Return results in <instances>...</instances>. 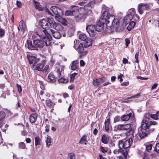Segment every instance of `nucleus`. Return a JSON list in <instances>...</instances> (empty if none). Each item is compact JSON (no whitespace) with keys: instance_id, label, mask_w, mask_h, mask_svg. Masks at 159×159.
Instances as JSON below:
<instances>
[{"instance_id":"nucleus-23","label":"nucleus","mask_w":159,"mask_h":159,"mask_svg":"<svg viewBox=\"0 0 159 159\" xmlns=\"http://www.w3.org/2000/svg\"><path fill=\"white\" fill-rule=\"evenodd\" d=\"M135 133V130L134 129H131L128 132L127 135L129 139L132 140L134 138V134Z\"/></svg>"},{"instance_id":"nucleus-64","label":"nucleus","mask_w":159,"mask_h":159,"mask_svg":"<svg viewBox=\"0 0 159 159\" xmlns=\"http://www.w3.org/2000/svg\"><path fill=\"white\" fill-rule=\"evenodd\" d=\"M45 9L47 13H48L51 16H53L51 12H50V11L49 10L48 8H46Z\"/></svg>"},{"instance_id":"nucleus-9","label":"nucleus","mask_w":159,"mask_h":159,"mask_svg":"<svg viewBox=\"0 0 159 159\" xmlns=\"http://www.w3.org/2000/svg\"><path fill=\"white\" fill-rule=\"evenodd\" d=\"M51 10L55 15L61 17L63 15V12L60 8L56 6H52L51 7Z\"/></svg>"},{"instance_id":"nucleus-61","label":"nucleus","mask_w":159,"mask_h":159,"mask_svg":"<svg viewBox=\"0 0 159 159\" xmlns=\"http://www.w3.org/2000/svg\"><path fill=\"white\" fill-rule=\"evenodd\" d=\"M87 52H88L86 51H83V52L81 53H80L81 54L80 55V57H81L83 56L86 55L87 53Z\"/></svg>"},{"instance_id":"nucleus-52","label":"nucleus","mask_w":159,"mask_h":159,"mask_svg":"<svg viewBox=\"0 0 159 159\" xmlns=\"http://www.w3.org/2000/svg\"><path fill=\"white\" fill-rule=\"evenodd\" d=\"M120 121V117L118 116H116L114 118V122L116 123Z\"/></svg>"},{"instance_id":"nucleus-31","label":"nucleus","mask_w":159,"mask_h":159,"mask_svg":"<svg viewBox=\"0 0 159 159\" xmlns=\"http://www.w3.org/2000/svg\"><path fill=\"white\" fill-rule=\"evenodd\" d=\"M46 147L47 148H49L51 145V138L50 136H48L46 139Z\"/></svg>"},{"instance_id":"nucleus-59","label":"nucleus","mask_w":159,"mask_h":159,"mask_svg":"<svg viewBox=\"0 0 159 159\" xmlns=\"http://www.w3.org/2000/svg\"><path fill=\"white\" fill-rule=\"evenodd\" d=\"M125 45L126 47H127L129 44L130 43V41L128 39H126L125 40Z\"/></svg>"},{"instance_id":"nucleus-28","label":"nucleus","mask_w":159,"mask_h":159,"mask_svg":"<svg viewBox=\"0 0 159 159\" xmlns=\"http://www.w3.org/2000/svg\"><path fill=\"white\" fill-rule=\"evenodd\" d=\"M33 2H34L35 5V8L39 11H41L43 10L42 8L41 7L40 4L39 2H36L35 0H33Z\"/></svg>"},{"instance_id":"nucleus-40","label":"nucleus","mask_w":159,"mask_h":159,"mask_svg":"<svg viewBox=\"0 0 159 159\" xmlns=\"http://www.w3.org/2000/svg\"><path fill=\"white\" fill-rule=\"evenodd\" d=\"M58 81L59 83H65L68 82V80L64 77H61L58 80Z\"/></svg>"},{"instance_id":"nucleus-42","label":"nucleus","mask_w":159,"mask_h":159,"mask_svg":"<svg viewBox=\"0 0 159 159\" xmlns=\"http://www.w3.org/2000/svg\"><path fill=\"white\" fill-rule=\"evenodd\" d=\"M60 21L64 25H67L68 24V21L65 19L63 18L61 19Z\"/></svg>"},{"instance_id":"nucleus-33","label":"nucleus","mask_w":159,"mask_h":159,"mask_svg":"<svg viewBox=\"0 0 159 159\" xmlns=\"http://www.w3.org/2000/svg\"><path fill=\"white\" fill-rule=\"evenodd\" d=\"M35 145L37 146L41 144V139L39 136L36 137L35 138Z\"/></svg>"},{"instance_id":"nucleus-35","label":"nucleus","mask_w":159,"mask_h":159,"mask_svg":"<svg viewBox=\"0 0 159 159\" xmlns=\"http://www.w3.org/2000/svg\"><path fill=\"white\" fill-rule=\"evenodd\" d=\"M77 49L78 52L79 53H81L84 50L83 44H82L80 43Z\"/></svg>"},{"instance_id":"nucleus-7","label":"nucleus","mask_w":159,"mask_h":159,"mask_svg":"<svg viewBox=\"0 0 159 159\" xmlns=\"http://www.w3.org/2000/svg\"><path fill=\"white\" fill-rule=\"evenodd\" d=\"M86 30L90 37H93L96 35L97 30L94 25H87Z\"/></svg>"},{"instance_id":"nucleus-41","label":"nucleus","mask_w":159,"mask_h":159,"mask_svg":"<svg viewBox=\"0 0 159 159\" xmlns=\"http://www.w3.org/2000/svg\"><path fill=\"white\" fill-rule=\"evenodd\" d=\"M102 142L106 144L108 142L107 138L105 135L102 136Z\"/></svg>"},{"instance_id":"nucleus-38","label":"nucleus","mask_w":159,"mask_h":159,"mask_svg":"<svg viewBox=\"0 0 159 159\" xmlns=\"http://www.w3.org/2000/svg\"><path fill=\"white\" fill-rule=\"evenodd\" d=\"M68 159H75V154L73 152L69 153L68 155Z\"/></svg>"},{"instance_id":"nucleus-18","label":"nucleus","mask_w":159,"mask_h":159,"mask_svg":"<svg viewBox=\"0 0 159 159\" xmlns=\"http://www.w3.org/2000/svg\"><path fill=\"white\" fill-rule=\"evenodd\" d=\"M79 61L78 60H75L72 61L70 66V68L72 70H76L78 71L79 69Z\"/></svg>"},{"instance_id":"nucleus-57","label":"nucleus","mask_w":159,"mask_h":159,"mask_svg":"<svg viewBox=\"0 0 159 159\" xmlns=\"http://www.w3.org/2000/svg\"><path fill=\"white\" fill-rule=\"evenodd\" d=\"M139 52H137L136 54H135V57L136 59V60L135 61V62L138 63V56H139Z\"/></svg>"},{"instance_id":"nucleus-16","label":"nucleus","mask_w":159,"mask_h":159,"mask_svg":"<svg viewBox=\"0 0 159 159\" xmlns=\"http://www.w3.org/2000/svg\"><path fill=\"white\" fill-rule=\"evenodd\" d=\"M113 15H110L109 13L107 11H104L102 14V16L101 17L100 19H102L103 20L105 21V22L106 23V26L107 25V21L108 20L109 18Z\"/></svg>"},{"instance_id":"nucleus-27","label":"nucleus","mask_w":159,"mask_h":159,"mask_svg":"<svg viewBox=\"0 0 159 159\" xmlns=\"http://www.w3.org/2000/svg\"><path fill=\"white\" fill-rule=\"evenodd\" d=\"M37 116L36 114H33L30 116V120L31 123H34L37 120Z\"/></svg>"},{"instance_id":"nucleus-60","label":"nucleus","mask_w":159,"mask_h":159,"mask_svg":"<svg viewBox=\"0 0 159 159\" xmlns=\"http://www.w3.org/2000/svg\"><path fill=\"white\" fill-rule=\"evenodd\" d=\"M158 86V84L157 83H155L152 87L151 90H153L156 89Z\"/></svg>"},{"instance_id":"nucleus-3","label":"nucleus","mask_w":159,"mask_h":159,"mask_svg":"<svg viewBox=\"0 0 159 159\" xmlns=\"http://www.w3.org/2000/svg\"><path fill=\"white\" fill-rule=\"evenodd\" d=\"M157 124L155 121H150L144 123L143 121L142 123V125L139 129V135L141 139L144 138L150 132L149 127L151 125Z\"/></svg>"},{"instance_id":"nucleus-29","label":"nucleus","mask_w":159,"mask_h":159,"mask_svg":"<svg viewBox=\"0 0 159 159\" xmlns=\"http://www.w3.org/2000/svg\"><path fill=\"white\" fill-rule=\"evenodd\" d=\"M110 123V120L108 119L105 122V130L107 132H109V125Z\"/></svg>"},{"instance_id":"nucleus-21","label":"nucleus","mask_w":159,"mask_h":159,"mask_svg":"<svg viewBox=\"0 0 159 159\" xmlns=\"http://www.w3.org/2000/svg\"><path fill=\"white\" fill-rule=\"evenodd\" d=\"M44 67L43 64H38V63L32 69L34 71L38 70L39 71H42Z\"/></svg>"},{"instance_id":"nucleus-20","label":"nucleus","mask_w":159,"mask_h":159,"mask_svg":"<svg viewBox=\"0 0 159 159\" xmlns=\"http://www.w3.org/2000/svg\"><path fill=\"white\" fill-rule=\"evenodd\" d=\"M64 67L62 66H59L57 68L56 71L57 73V77H60L64 74Z\"/></svg>"},{"instance_id":"nucleus-17","label":"nucleus","mask_w":159,"mask_h":159,"mask_svg":"<svg viewBox=\"0 0 159 159\" xmlns=\"http://www.w3.org/2000/svg\"><path fill=\"white\" fill-rule=\"evenodd\" d=\"M33 40H34V39L33 37ZM27 44L25 45V47L28 48V49L31 50H33L36 49V46H35L33 43L30 40H28L27 42Z\"/></svg>"},{"instance_id":"nucleus-19","label":"nucleus","mask_w":159,"mask_h":159,"mask_svg":"<svg viewBox=\"0 0 159 159\" xmlns=\"http://www.w3.org/2000/svg\"><path fill=\"white\" fill-rule=\"evenodd\" d=\"M51 34L56 39H58L61 38V35L60 33L57 31H55L52 29L50 30Z\"/></svg>"},{"instance_id":"nucleus-44","label":"nucleus","mask_w":159,"mask_h":159,"mask_svg":"<svg viewBox=\"0 0 159 159\" xmlns=\"http://www.w3.org/2000/svg\"><path fill=\"white\" fill-rule=\"evenodd\" d=\"M152 114L149 113H146L144 117L145 119L149 120H150V118H151Z\"/></svg>"},{"instance_id":"nucleus-58","label":"nucleus","mask_w":159,"mask_h":159,"mask_svg":"<svg viewBox=\"0 0 159 159\" xmlns=\"http://www.w3.org/2000/svg\"><path fill=\"white\" fill-rule=\"evenodd\" d=\"M16 86L17 88L18 92L21 93L22 92V89L21 86L18 84H16Z\"/></svg>"},{"instance_id":"nucleus-26","label":"nucleus","mask_w":159,"mask_h":159,"mask_svg":"<svg viewBox=\"0 0 159 159\" xmlns=\"http://www.w3.org/2000/svg\"><path fill=\"white\" fill-rule=\"evenodd\" d=\"M47 20L49 23L50 26L52 25L53 28L55 27L56 23L54 21L52 17H49Z\"/></svg>"},{"instance_id":"nucleus-51","label":"nucleus","mask_w":159,"mask_h":159,"mask_svg":"<svg viewBox=\"0 0 159 159\" xmlns=\"http://www.w3.org/2000/svg\"><path fill=\"white\" fill-rule=\"evenodd\" d=\"M94 4V1H92L88 3L87 4L84 5V7L85 8L86 7H91L92 6V5H93Z\"/></svg>"},{"instance_id":"nucleus-2","label":"nucleus","mask_w":159,"mask_h":159,"mask_svg":"<svg viewBox=\"0 0 159 159\" xmlns=\"http://www.w3.org/2000/svg\"><path fill=\"white\" fill-rule=\"evenodd\" d=\"M106 27L108 29L120 31L125 28V25L119 19H115L114 16L112 15L107 20Z\"/></svg>"},{"instance_id":"nucleus-1","label":"nucleus","mask_w":159,"mask_h":159,"mask_svg":"<svg viewBox=\"0 0 159 159\" xmlns=\"http://www.w3.org/2000/svg\"><path fill=\"white\" fill-rule=\"evenodd\" d=\"M39 36L41 39H34V44L36 48H42L45 44L46 46H49L51 44V40L52 37L47 31L45 30H43L41 32L38 34Z\"/></svg>"},{"instance_id":"nucleus-12","label":"nucleus","mask_w":159,"mask_h":159,"mask_svg":"<svg viewBox=\"0 0 159 159\" xmlns=\"http://www.w3.org/2000/svg\"><path fill=\"white\" fill-rule=\"evenodd\" d=\"M27 58L30 64L32 65V66H31L32 68L35 66L39 62V59L34 56L28 55Z\"/></svg>"},{"instance_id":"nucleus-25","label":"nucleus","mask_w":159,"mask_h":159,"mask_svg":"<svg viewBox=\"0 0 159 159\" xmlns=\"http://www.w3.org/2000/svg\"><path fill=\"white\" fill-rule=\"evenodd\" d=\"M49 81L52 83H53L55 82L56 79L53 74L52 73H50L48 76Z\"/></svg>"},{"instance_id":"nucleus-62","label":"nucleus","mask_w":159,"mask_h":159,"mask_svg":"<svg viewBox=\"0 0 159 159\" xmlns=\"http://www.w3.org/2000/svg\"><path fill=\"white\" fill-rule=\"evenodd\" d=\"M16 5L17 6L19 7H20L22 6L21 3L20 2L18 1H16Z\"/></svg>"},{"instance_id":"nucleus-4","label":"nucleus","mask_w":159,"mask_h":159,"mask_svg":"<svg viewBox=\"0 0 159 159\" xmlns=\"http://www.w3.org/2000/svg\"><path fill=\"white\" fill-rule=\"evenodd\" d=\"M135 10L134 9H130L129 11L130 14L127 15L125 18V27L127 28V26L132 21L131 20L133 19V16L135 14Z\"/></svg>"},{"instance_id":"nucleus-46","label":"nucleus","mask_w":159,"mask_h":159,"mask_svg":"<svg viewBox=\"0 0 159 159\" xmlns=\"http://www.w3.org/2000/svg\"><path fill=\"white\" fill-rule=\"evenodd\" d=\"M19 147L21 149H24L25 148V145L23 142H20L19 143Z\"/></svg>"},{"instance_id":"nucleus-14","label":"nucleus","mask_w":159,"mask_h":159,"mask_svg":"<svg viewBox=\"0 0 159 159\" xmlns=\"http://www.w3.org/2000/svg\"><path fill=\"white\" fill-rule=\"evenodd\" d=\"M41 26L42 28L47 31L46 29H48L50 28L49 23L47 20L46 19H43L40 21Z\"/></svg>"},{"instance_id":"nucleus-10","label":"nucleus","mask_w":159,"mask_h":159,"mask_svg":"<svg viewBox=\"0 0 159 159\" xmlns=\"http://www.w3.org/2000/svg\"><path fill=\"white\" fill-rule=\"evenodd\" d=\"M149 8V6L148 4L146 3H140L138 5L137 10L138 12L140 15H142L144 10H148Z\"/></svg>"},{"instance_id":"nucleus-45","label":"nucleus","mask_w":159,"mask_h":159,"mask_svg":"<svg viewBox=\"0 0 159 159\" xmlns=\"http://www.w3.org/2000/svg\"><path fill=\"white\" fill-rule=\"evenodd\" d=\"M78 73H74L73 74H71L70 75V82H72L74 81V77L75 76L78 74Z\"/></svg>"},{"instance_id":"nucleus-22","label":"nucleus","mask_w":159,"mask_h":159,"mask_svg":"<svg viewBox=\"0 0 159 159\" xmlns=\"http://www.w3.org/2000/svg\"><path fill=\"white\" fill-rule=\"evenodd\" d=\"M19 27H18V30H20V28L22 31L24 32L26 27L25 25L24 20H21L19 22Z\"/></svg>"},{"instance_id":"nucleus-15","label":"nucleus","mask_w":159,"mask_h":159,"mask_svg":"<svg viewBox=\"0 0 159 159\" xmlns=\"http://www.w3.org/2000/svg\"><path fill=\"white\" fill-rule=\"evenodd\" d=\"M75 17L76 19L79 21H84L86 18V15L84 14H82L78 13H75Z\"/></svg>"},{"instance_id":"nucleus-50","label":"nucleus","mask_w":159,"mask_h":159,"mask_svg":"<svg viewBox=\"0 0 159 159\" xmlns=\"http://www.w3.org/2000/svg\"><path fill=\"white\" fill-rule=\"evenodd\" d=\"M92 44V43L91 41H87L86 43L85 44V46L86 47H87L89 46H91Z\"/></svg>"},{"instance_id":"nucleus-47","label":"nucleus","mask_w":159,"mask_h":159,"mask_svg":"<svg viewBox=\"0 0 159 159\" xmlns=\"http://www.w3.org/2000/svg\"><path fill=\"white\" fill-rule=\"evenodd\" d=\"M122 153L124 156H123L127 157L128 154V152L124 148V150H122Z\"/></svg>"},{"instance_id":"nucleus-39","label":"nucleus","mask_w":159,"mask_h":159,"mask_svg":"<svg viewBox=\"0 0 159 159\" xmlns=\"http://www.w3.org/2000/svg\"><path fill=\"white\" fill-rule=\"evenodd\" d=\"M49 66L48 65H46L45 67L44 68V69H43L42 70V72H43L44 74V75H47L49 70Z\"/></svg>"},{"instance_id":"nucleus-54","label":"nucleus","mask_w":159,"mask_h":159,"mask_svg":"<svg viewBox=\"0 0 159 159\" xmlns=\"http://www.w3.org/2000/svg\"><path fill=\"white\" fill-rule=\"evenodd\" d=\"M5 34L4 30L1 28H0V36L2 37Z\"/></svg>"},{"instance_id":"nucleus-63","label":"nucleus","mask_w":159,"mask_h":159,"mask_svg":"<svg viewBox=\"0 0 159 159\" xmlns=\"http://www.w3.org/2000/svg\"><path fill=\"white\" fill-rule=\"evenodd\" d=\"M129 83L128 81L125 82L121 84V85L122 86H126L129 84Z\"/></svg>"},{"instance_id":"nucleus-30","label":"nucleus","mask_w":159,"mask_h":159,"mask_svg":"<svg viewBox=\"0 0 159 159\" xmlns=\"http://www.w3.org/2000/svg\"><path fill=\"white\" fill-rule=\"evenodd\" d=\"M6 116V114L5 112L1 111H0V121L2 119H3ZM2 125V123H0V127H1Z\"/></svg>"},{"instance_id":"nucleus-53","label":"nucleus","mask_w":159,"mask_h":159,"mask_svg":"<svg viewBox=\"0 0 159 159\" xmlns=\"http://www.w3.org/2000/svg\"><path fill=\"white\" fill-rule=\"evenodd\" d=\"M107 80V79L105 77H103L102 78L100 79V84L102 83H103Z\"/></svg>"},{"instance_id":"nucleus-11","label":"nucleus","mask_w":159,"mask_h":159,"mask_svg":"<svg viewBox=\"0 0 159 159\" xmlns=\"http://www.w3.org/2000/svg\"><path fill=\"white\" fill-rule=\"evenodd\" d=\"M133 17V21H131L127 26V28L129 30H130L132 29L135 25V22L138 21L139 20V17L137 15H134V14Z\"/></svg>"},{"instance_id":"nucleus-43","label":"nucleus","mask_w":159,"mask_h":159,"mask_svg":"<svg viewBox=\"0 0 159 159\" xmlns=\"http://www.w3.org/2000/svg\"><path fill=\"white\" fill-rule=\"evenodd\" d=\"M152 144H149L147 145L146 147V150L148 152H149L152 149Z\"/></svg>"},{"instance_id":"nucleus-5","label":"nucleus","mask_w":159,"mask_h":159,"mask_svg":"<svg viewBox=\"0 0 159 159\" xmlns=\"http://www.w3.org/2000/svg\"><path fill=\"white\" fill-rule=\"evenodd\" d=\"M132 141V140L129 139L125 141L120 140L118 142V145L119 148L126 149L130 146Z\"/></svg>"},{"instance_id":"nucleus-48","label":"nucleus","mask_w":159,"mask_h":159,"mask_svg":"<svg viewBox=\"0 0 159 159\" xmlns=\"http://www.w3.org/2000/svg\"><path fill=\"white\" fill-rule=\"evenodd\" d=\"M100 149L101 151L103 153H105L107 151V148H104L103 147H100Z\"/></svg>"},{"instance_id":"nucleus-24","label":"nucleus","mask_w":159,"mask_h":159,"mask_svg":"<svg viewBox=\"0 0 159 159\" xmlns=\"http://www.w3.org/2000/svg\"><path fill=\"white\" fill-rule=\"evenodd\" d=\"M132 114L129 113L126 115L122 116L121 117V119L122 121H127L129 120Z\"/></svg>"},{"instance_id":"nucleus-32","label":"nucleus","mask_w":159,"mask_h":159,"mask_svg":"<svg viewBox=\"0 0 159 159\" xmlns=\"http://www.w3.org/2000/svg\"><path fill=\"white\" fill-rule=\"evenodd\" d=\"M151 118L155 120L159 119V111H157L155 114H152Z\"/></svg>"},{"instance_id":"nucleus-36","label":"nucleus","mask_w":159,"mask_h":159,"mask_svg":"<svg viewBox=\"0 0 159 159\" xmlns=\"http://www.w3.org/2000/svg\"><path fill=\"white\" fill-rule=\"evenodd\" d=\"M87 37L84 34H80L79 36V39L81 41H85L87 39Z\"/></svg>"},{"instance_id":"nucleus-55","label":"nucleus","mask_w":159,"mask_h":159,"mask_svg":"<svg viewBox=\"0 0 159 159\" xmlns=\"http://www.w3.org/2000/svg\"><path fill=\"white\" fill-rule=\"evenodd\" d=\"M139 95H140V94L138 93V94H137L134 96H132L130 97H129L128 98V99L132 98V99H135V98H138Z\"/></svg>"},{"instance_id":"nucleus-56","label":"nucleus","mask_w":159,"mask_h":159,"mask_svg":"<svg viewBox=\"0 0 159 159\" xmlns=\"http://www.w3.org/2000/svg\"><path fill=\"white\" fill-rule=\"evenodd\" d=\"M155 150L156 151H159V143H157L156 144Z\"/></svg>"},{"instance_id":"nucleus-6","label":"nucleus","mask_w":159,"mask_h":159,"mask_svg":"<svg viewBox=\"0 0 159 159\" xmlns=\"http://www.w3.org/2000/svg\"><path fill=\"white\" fill-rule=\"evenodd\" d=\"M70 8L72 11L67 10L66 11L65 16H75V13H78L79 11V9L75 5H71L70 6Z\"/></svg>"},{"instance_id":"nucleus-8","label":"nucleus","mask_w":159,"mask_h":159,"mask_svg":"<svg viewBox=\"0 0 159 159\" xmlns=\"http://www.w3.org/2000/svg\"><path fill=\"white\" fill-rule=\"evenodd\" d=\"M131 125L129 124H119L116 125L114 127V130L117 131L118 130H127L130 128Z\"/></svg>"},{"instance_id":"nucleus-49","label":"nucleus","mask_w":159,"mask_h":159,"mask_svg":"<svg viewBox=\"0 0 159 159\" xmlns=\"http://www.w3.org/2000/svg\"><path fill=\"white\" fill-rule=\"evenodd\" d=\"M46 104L48 106L51 107L52 106L53 103L50 100L48 99L47 100Z\"/></svg>"},{"instance_id":"nucleus-37","label":"nucleus","mask_w":159,"mask_h":159,"mask_svg":"<svg viewBox=\"0 0 159 159\" xmlns=\"http://www.w3.org/2000/svg\"><path fill=\"white\" fill-rule=\"evenodd\" d=\"M93 85L95 86H98L101 84L100 81L95 78L93 79Z\"/></svg>"},{"instance_id":"nucleus-34","label":"nucleus","mask_w":159,"mask_h":159,"mask_svg":"<svg viewBox=\"0 0 159 159\" xmlns=\"http://www.w3.org/2000/svg\"><path fill=\"white\" fill-rule=\"evenodd\" d=\"M86 137L87 136L85 135L83 136L80 139L79 143L81 144L84 143L85 145L86 144V142L87 141L86 140Z\"/></svg>"},{"instance_id":"nucleus-13","label":"nucleus","mask_w":159,"mask_h":159,"mask_svg":"<svg viewBox=\"0 0 159 159\" xmlns=\"http://www.w3.org/2000/svg\"><path fill=\"white\" fill-rule=\"evenodd\" d=\"M105 23V22L104 20L100 19L98 22L96 26H95L97 31H101L103 30L104 29Z\"/></svg>"}]
</instances>
